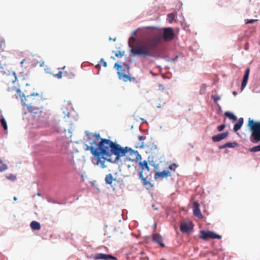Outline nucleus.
<instances>
[{"instance_id":"obj_1","label":"nucleus","mask_w":260,"mask_h":260,"mask_svg":"<svg viewBox=\"0 0 260 260\" xmlns=\"http://www.w3.org/2000/svg\"><path fill=\"white\" fill-rule=\"evenodd\" d=\"M91 146L86 145V150H90L95 157L96 165L100 164L102 168H105L106 161L114 164L122 165L127 161H138L141 159V155L138 151H135L128 147H122L120 144L109 139H102L95 148L92 145H96L95 141L92 140Z\"/></svg>"},{"instance_id":"obj_2","label":"nucleus","mask_w":260,"mask_h":260,"mask_svg":"<svg viewBox=\"0 0 260 260\" xmlns=\"http://www.w3.org/2000/svg\"><path fill=\"white\" fill-rule=\"evenodd\" d=\"M163 40L161 34L155 36L153 39L145 42L142 45L133 47L129 44L130 52L134 56H144L145 57H155L158 52L157 45Z\"/></svg>"},{"instance_id":"obj_3","label":"nucleus","mask_w":260,"mask_h":260,"mask_svg":"<svg viewBox=\"0 0 260 260\" xmlns=\"http://www.w3.org/2000/svg\"><path fill=\"white\" fill-rule=\"evenodd\" d=\"M26 100V99L24 94L22 93L21 98L22 106L24 108L26 107L28 111L30 113L31 116L34 119L38 120L40 117V114L42 112L41 108L36 106L32 103L30 104H26L25 103Z\"/></svg>"},{"instance_id":"obj_4","label":"nucleus","mask_w":260,"mask_h":260,"mask_svg":"<svg viewBox=\"0 0 260 260\" xmlns=\"http://www.w3.org/2000/svg\"><path fill=\"white\" fill-rule=\"evenodd\" d=\"M248 126L250 127V138L252 142L260 141V121L255 122L250 118L248 119Z\"/></svg>"},{"instance_id":"obj_5","label":"nucleus","mask_w":260,"mask_h":260,"mask_svg":"<svg viewBox=\"0 0 260 260\" xmlns=\"http://www.w3.org/2000/svg\"><path fill=\"white\" fill-rule=\"evenodd\" d=\"M200 238L205 240H208V239H220L221 238V236L218 235L212 231H206L202 230L201 231Z\"/></svg>"},{"instance_id":"obj_6","label":"nucleus","mask_w":260,"mask_h":260,"mask_svg":"<svg viewBox=\"0 0 260 260\" xmlns=\"http://www.w3.org/2000/svg\"><path fill=\"white\" fill-rule=\"evenodd\" d=\"M161 35L162 36L163 40L166 42L173 40L175 36L173 29L171 27L164 28L163 32Z\"/></svg>"},{"instance_id":"obj_7","label":"nucleus","mask_w":260,"mask_h":260,"mask_svg":"<svg viewBox=\"0 0 260 260\" xmlns=\"http://www.w3.org/2000/svg\"><path fill=\"white\" fill-rule=\"evenodd\" d=\"M94 260H116L117 258L111 254L97 253L92 255Z\"/></svg>"},{"instance_id":"obj_8","label":"nucleus","mask_w":260,"mask_h":260,"mask_svg":"<svg viewBox=\"0 0 260 260\" xmlns=\"http://www.w3.org/2000/svg\"><path fill=\"white\" fill-rule=\"evenodd\" d=\"M229 135V132H225L222 133L218 134L212 137V140L214 142H219L225 139Z\"/></svg>"},{"instance_id":"obj_9","label":"nucleus","mask_w":260,"mask_h":260,"mask_svg":"<svg viewBox=\"0 0 260 260\" xmlns=\"http://www.w3.org/2000/svg\"><path fill=\"white\" fill-rule=\"evenodd\" d=\"M193 226L191 223H183L180 225V231L182 233H189L193 229Z\"/></svg>"},{"instance_id":"obj_10","label":"nucleus","mask_w":260,"mask_h":260,"mask_svg":"<svg viewBox=\"0 0 260 260\" xmlns=\"http://www.w3.org/2000/svg\"><path fill=\"white\" fill-rule=\"evenodd\" d=\"M152 241L157 243L162 247H165V244L162 242V237L158 233L154 234L152 235Z\"/></svg>"},{"instance_id":"obj_11","label":"nucleus","mask_w":260,"mask_h":260,"mask_svg":"<svg viewBox=\"0 0 260 260\" xmlns=\"http://www.w3.org/2000/svg\"><path fill=\"white\" fill-rule=\"evenodd\" d=\"M193 214L197 217L202 218L203 217L200 209V205L197 202L193 203Z\"/></svg>"},{"instance_id":"obj_12","label":"nucleus","mask_w":260,"mask_h":260,"mask_svg":"<svg viewBox=\"0 0 260 260\" xmlns=\"http://www.w3.org/2000/svg\"><path fill=\"white\" fill-rule=\"evenodd\" d=\"M171 173L168 170H164L160 172H156L155 174V177L157 178V177H167L168 176H171Z\"/></svg>"},{"instance_id":"obj_13","label":"nucleus","mask_w":260,"mask_h":260,"mask_svg":"<svg viewBox=\"0 0 260 260\" xmlns=\"http://www.w3.org/2000/svg\"><path fill=\"white\" fill-rule=\"evenodd\" d=\"M244 119L241 117L238 119V122L234 125L233 129L236 132L239 131L243 124Z\"/></svg>"},{"instance_id":"obj_14","label":"nucleus","mask_w":260,"mask_h":260,"mask_svg":"<svg viewBox=\"0 0 260 260\" xmlns=\"http://www.w3.org/2000/svg\"><path fill=\"white\" fill-rule=\"evenodd\" d=\"M113 180H116V178H114L112 174H109L106 175L105 181L106 184H111Z\"/></svg>"},{"instance_id":"obj_15","label":"nucleus","mask_w":260,"mask_h":260,"mask_svg":"<svg viewBox=\"0 0 260 260\" xmlns=\"http://www.w3.org/2000/svg\"><path fill=\"white\" fill-rule=\"evenodd\" d=\"M30 226L34 230H39L41 229L40 223L36 221H31Z\"/></svg>"},{"instance_id":"obj_16","label":"nucleus","mask_w":260,"mask_h":260,"mask_svg":"<svg viewBox=\"0 0 260 260\" xmlns=\"http://www.w3.org/2000/svg\"><path fill=\"white\" fill-rule=\"evenodd\" d=\"M139 165L142 170V172H143V171H144L145 170L147 171H149L150 168L148 165V163H147V161L144 160L142 162H140Z\"/></svg>"},{"instance_id":"obj_17","label":"nucleus","mask_w":260,"mask_h":260,"mask_svg":"<svg viewBox=\"0 0 260 260\" xmlns=\"http://www.w3.org/2000/svg\"><path fill=\"white\" fill-rule=\"evenodd\" d=\"M224 115L232 120L236 121L237 120V117L232 112L226 111L224 113Z\"/></svg>"},{"instance_id":"obj_18","label":"nucleus","mask_w":260,"mask_h":260,"mask_svg":"<svg viewBox=\"0 0 260 260\" xmlns=\"http://www.w3.org/2000/svg\"><path fill=\"white\" fill-rule=\"evenodd\" d=\"M0 122H1V124L2 126L4 128V129L5 130H7L8 126H7V122L3 115H1Z\"/></svg>"},{"instance_id":"obj_19","label":"nucleus","mask_w":260,"mask_h":260,"mask_svg":"<svg viewBox=\"0 0 260 260\" xmlns=\"http://www.w3.org/2000/svg\"><path fill=\"white\" fill-rule=\"evenodd\" d=\"M117 74L119 76V79H122V77H123V81H127L128 80H130L131 79V77L128 75L126 74H122V73L120 72L119 71L117 72Z\"/></svg>"},{"instance_id":"obj_20","label":"nucleus","mask_w":260,"mask_h":260,"mask_svg":"<svg viewBox=\"0 0 260 260\" xmlns=\"http://www.w3.org/2000/svg\"><path fill=\"white\" fill-rule=\"evenodd\" d=\"M139 178L142 180H143V183L144 185H146L150 184V182L148 181H147L146 178L143 176V172H140L139 173Z\"/></svg>"},{"instance_id":"obj_21","label":"nucleus","mask_w":260,"mask_h":260,"mask_svg":"<svg viewBox=\"0 0 260 260\" xmlns=\"http://www.w3.org/2000/svg\"><path fill=\"white\" fill-rule=\"evenodd\" d=\"M8 169V166L6 164L4 163L3 160L0 159V172H3Z\"/></svg>"},{"instance_id":"obj_22","label":"nucleus","mask_w":260,"mask_h":260,"mask_svg":"<svg viewBox=\"0 0 260 260\" xmlns=\"http://www.w3.org/2000/svg\"><path fill=\"white\" fill-rule=\"evenodd\" d=\"M137 33V30L134 31L132 32V36L129 38V41H128V46H129V44H130L133 47H134L133 46V45L132 44H131L130 41H131V40H132L134 42H135L136 41V38L134 36L136 35Z\"/></svg>"},{"instance_id":"obj_23","label":"nucleus","mask_w":260,"mask_h":260,"mask_svg":"<svg viewBox=\"0 0 260 260\" xmlns=\"http://www.w3.org/2000/svg\"><path fill=\"white\" fill-rule=\"evenodd\" d=\"M226 147L228 148H235L237 147L238 145V144L236 142H228L225 143Z\"/></svg>"},{"instance_id":"obj_24","label":"nucleus","mask_w":260,"mask_h":260,"mask_svg":"<svg viewBox=\"0 0 260 260\" xmlns=\"http://www.w3.org/2000/svg\"><path fill=\"white\" fill-rule=\"evenodd\" d=\"M250 73V69L247 68L245 71V73L243 78V80L248 81Z\"/></svg>"},{"instance_id":"obj_25","label":"nucleus","mask_w":260,"mask_h":260,"mask_svg":"<svg viewBox=\"0 0 260 260\" xmlns=\"http://www.w3.org/2000/svg\"><path fill=\"white\" fill-rule=\"evenodd\" d=\"M250 151L251 152H256L260 151V144L250 148Z\"/></svg>"},{"instance_id":"obj_26","label":"nucleus","mask_w":260,"mask_h":260,"mask_svg":"<svg viewBox=\"0 0 260 260\" xmlns=\"http://www.w3.org/2000/svg\"><path fill=\"white\" fill-rule=\"evenodd\" d=\"M175 14H174L173 13H170L168 15V18L169 19V22L170 23H172L173 22V20L175 18Z\"/></svg>"},{"instance_id":"obj_27","label":"nucleus","mask_w":260,"mask_h":260,"mask_svg":"<svg viewBox=\"0 0 260 260\" xmlns=\"http://www.w3.org/2000/svg\"><path fill=\"white\" fill-rule=\"evenodd\" d=\"M6 177L7 178V179L11 181H14L16 179V176L13 174H9V175L7 176Z\"/></svg>"},{"instance_id":"obj_28","label":"nucleus","mask_w":260,"mask_h":260,"mask_svg":"<svg viewBox=\"0 0 260 260\" xmlns=\"http://www.w3.org/2000/svg\"><path fill=\"white\" fill-rule=\"evenodd\" d=\"M211 98L215 102H217L220 100V97L218 94L212 95Z\"/></svg>"},{"instance_id":"obj_29","label":"nucleus","mask_w":260,"mask_h":260,"mask_svg":"<svg viewBox=\"0 0 260 260\" xmlns=\"http://www.w3.org/2000/svg\"><path fill=\"white\" fill-rule=\"evenodd\" d=\"M247 81H248L242 80L241 86V91H242L246 87L247 83Z\"/></svg>"},{"instance_id":"obj_30","label":"nucleus","mask_w":260,"mask_h":260,"mask_svg":"<svg viewBox=\"0 0 260 260\" xmlns=\"http://www.w3.org/2000/svg\"><path fill=\"white\" fill-rule=\"evenodd\" d=\"M177 167L178 165H176V164H172L169 166V168L170 170L174 171L177 168Z\"/></svg>"},{"instance_id":"obj_31","label":"nucleus","mask_w":260,"mask_h":260,"mask_svg":"<svg viewBox=\"0 0 260 260\" xmlns=\"http://www.w3.org/2000/svg\"><path fill=\"white\" fill-rule=\"evenodd\" d=\"M178 58V56L176 55L174 58H170L167 59V61L168 62H175V61H176L177 60Z\"/></svg>"},{"instance_id":"obj_32","label":"nucleus","mask_w":260,"mask_h":260,"mask_svg":"<svg viewBox=\"0 0 260 260\" xmlns=\"http://www.w3.org/2000/svg\"><path fill=\"white\" fill-rule=\"evenodd\" d=\"M124 54V51H117L116 54H115V56L116 57H119V56H120V57H122L123 56Z\"/></svg>"},{"instance_id":"obj_33","label":"nucleus","mask_w":260,"mask_h":260,"mask_svg":"<svg viewBox=\"0 0 260 260\" xmlns=\"http://www.w3.org/2000/svg\"><path fill=\"white\" fill-rule=\"evenodd\" d=\"M225 127V125L224 124H221L217 127V129L218 132H221L224 129Z\"/></svg>"},{"instance_id":"obj_34","label":"nucleus","mask_w":260,"mask_h":260,"mask_svg":"<svg viewBox=\"0 0 260 260\" xmlns=\"http://www.w3.org/2000/svg\"><path fill=\"white\" fill-rule=\"evenodd\" d=\"M150 148L151 150H155L157 149V145L154 144L152 143L151 145H150Z\"/></svg>"},{"instance_id":"obj_35","label":"nucleus","mask_w":260,"mask_h":260,"mask_svg":"<svg viewBox=\"0 0 260 260\" xmlns=\"http://www.w3.org/2000/svg\"><path fill=\"white\" fill-rule=\"evenodd\" d=\"M257 19H247L246 20L245 23L248 24V23H253V22L257 21Z\"/></svg>"},{"instance_id":"obj_36","label":"nucleus","mask_w":260,"mask_h":260,"mask_svg":"<svg viewBox=\"0 0 260 260\" xmlns=\"http://www.w3.org/2000/svg\"><path fill=\"white\" fill-rule=\"evenodd\" d=\"M114 68H116L117 70H121L122 69V67L120 64L118 63H115L114 65Z\"/></svg>"},{"instance_id":"obj_37","label":"nucleus","mask_w":260,"mask_h":260,"mask_svg":"<svg viewBox=\"0 0 260 260\" xmlns=\"http://www.w3.org/2000/svg\"><path fill=\"white\" fill-rule=\"evenodd\" d=\"M63 113L64 114L65 116H67L68 117H70V113L67 109H66L64 110L63 111Z\"/></svg>"},{"instance_id":"obj_38","label":"nucleus","mask_w":260,"mask_h":260,"mask_svg":"<svg viewBox=\"0 0 260 260\" xmlns=\"http://www.w3.org/2000/svg\"><path fill=\"white\" fill-rule=\"evenodd\" d=\"M62 72H59L57 74H55V76L57 77L58 79H60L62 77Z\"/></svg>"},{"instance_id":"obj_39","label":"nucleus","mask_w":260,"mask_h":260,"mask_svg":"<svg viewBox=\"0 0 260 260\" xmlns=\"http://www.w3.org/2000/svg\"><path fill=\"white\" fill-rule=\"evenodd\" d=\"M100 62L103 63V66L104 67H106L107 66V62L104 60V59L103 58L101 59Z\"/></svg>"},{"instance_id":"obj_40","label":"nucleus","mask_w":260,"mask_h":260,"mask_svg":"<svg viewBox=\"0 0 260 260\" xmlns=\"http://www.w3.org/2000/svg\"><path fill=\"white\" fill-rule=\"evenodd\" d=\"M48 202H49V203H53V204H59L60 203H59L58 202H56V201H55L52 199H49L48 200Z\"/></svg>"},{"instance_id":"obj_41","label":"nucleus","mask_w":260,"mask_h":260,"mask_svg":"<svg viewBox=\"0 0 260 260\" xmlns=\"http://www.w3.org/2000/svg\"><path fill=\"white\" fill-rule=\"evenodd\" d=\"M249 43L248 42H247L245 45L244 49L245 50H248L249 49Z\"/></svg>"},{"instance_id":"obj_42","label":"nucleus","mask_w":260,"mask_h":260,"mask_svg":"<svg viewBox=\"0 0 260 260\" xmlns=\"http://www.w3.org/2000/svg\"><path fill=\"white\" fill-rule=\"evenodd\" d=\"M138 138H139V140L140 141H143L145 139V137H143V136H141V135H139L138 136Z\"/></svg>"},{"instance_id":"obj_43","label":"nucleus","mask_w":260,"mask_h":260,"mask_svg":"<svg viewBox=\"0 0 260 260\" xmlns=\"http://www.w3.org/2000/svg\"><path fill=\"white\" fill-rule=\"evenodd\" d=\"M95 137L96 138V139L98 140L99 139H102L100 137V135L99 134H96L94 135Z\"/></svg>"},{"instance_id":"obj_44","label":"nucleus","mask_w":260,"mask_h":260,"mask_svg":"<svg viewBox=\"0 0 260 260\" xmlns=\"http://www.w3.org/2000/svg\"><path fill=\"white\" fill-rule=\"evenodd\" d=\"M226 148L225 144H224V145H220V146H219V148L220 149H224V148Z\"/></svg>"},{"instance_id":"obj_45","label":"nucleus","mask_w":260,"mask_h":260,"mask_svg":"<svg viewBox=\"0 0 260 260\" xmlns=\"http://www.w3.org/2000/svg\"><path fill=\"white\" fill-rule=\"evenodd\" d=\"M38 95L39 94L38 93H31L30 95H27V97L28 98L30 96H33V95Z\"/></svg>"},{"instance_id":"obj_46","label":"nucleus","mask_w":260,"mask_h":260,"mask_svg":"<svg viewBox=\"0 0 260 260\" xmlns=\"http://www.w3.org/2000/svg\"><path fill=\"white\" fill-rule=\"evenodd\" d=\"M152 207L155 210H157L158 209V207H157L154 204L152 205Z\"/></svg>"},{"instance_id":"obj_47","label":"nucleus","mask_w":260,"mask_h":260,"mask_svg":"<svg viewBox=\"0 0 260 260\" xmlns=\"http://www.w3.org/2000/svg\"><path fill=\"white\" fill-rule=\"evenodd\" d=\"M13 75H14V77H15V80H14V81H13V82H14L16 80L17 77H16V73H15V72H14V73H13Z\"/></svg>"},{"instance_id":"obj_48","label":"nucleus","mask_w":260,"mask_h":260,"mask_svg":"<svg viewBox=\"0 0 260 260\" xmlns=\"http://www.w3.org/2000/svg\"><path fill=\"white\" fill-rule=\"evenodd\" d=\"M233 94L235 96H236L237 94V92L235 91L233 92Z\"/></svg>"},{"instance_id":"obj_49","label":"nucleus","mask_w":260,"mask_h":260,"mask_svg":"<svg viewBox=\"0 0 260 260\" xmlns=\"http://www.w3.org/2000/svg\"><path fill=\"white\" fill-rule=\"evenodd\" d=\"M25 59H23L20 62V64L22 66V64L24 63V62L25 61Z\"/></svg>"},{"instance_id":"obj_50","label":"nucleus","mask_w":260,"mask_h":260,"mask_svg":"<svg viewBox=\"0 0 260 260\" xmlns=\"http://www.w3.org/2000/svg\"><path fill=\"white\" fill-rule=\"evenodd\" d=\"M68 132L70 134H71L72 133V129H68Z\"/></svg>"},{"instance_id":"obj_51","label":"nucleus","mask_w":260,"mask_h":260,"mask_svg":"<svg viewBox=\"0 0 260 260\" xmlns=\"http://www.w3.org/2000/svg\"><path fill=\"white\" fill-rule=\"evenodd\" d=\"M37 195L39 197H40L41 196V193L40 192H37Z\"/></svg>"},{"instance_id":"obj_52","label":"nucleus","mask_w":260,"mask_h":260,"mask_svg":"<svg viewBox=\"0 0 260 260\" xmlns=\"http://www.w3.org/2000/svg\"><path fill=\"white\" fill-rule=\"evenodd\" d=\"M157 108H161V105L160 104H159L157 106Z\"/></svg>"},{"instance_id":"obj_53","label":"nucleus","mask_w":260,"mask_h":260,"mask_svg":"<svg viewBox=\"0 0 260 260\" xmlns=\"http://www.w3.org/2000/svg\"><path fill=\"white\" fill-rule=\"evenodd\" d=\"M140 147H143V142H142V143H141V145H140Z\"/></svg>"},{"instance_id":"obj_54","label":"nucleus","mask_w":260,"mask_h":260,"mask_svg":"<svg viewBox=\"0 0 260 260\" xmlns=\"http://www.w3.org/2000/svg\"><path fill=\"white\" fill-rule=\"evenodd\" d=\"M13 199H14V201H17V198L16 197H14L13 198Z\"/></svg>"},{"instance_id":"obj_55","label":"nucleus","mask_w":260,"mask_h":260,"mask_svg":"<svg viewBox=\"0 0 260 260\" xmlns=\"http://www.w3.org/2000/svg\"><path fill=\"white\" fill-rule=\"evenodd\" d=\"M140 254L141 255H143L144 254V252L143 251H142L141 253H140Z\"/></svg>"},{"instance_id":"obj_56","label":"nucleus","mask_w":260,"mask_h":260,"mask_svg":"<svg viewBox=\"0 0 260 260\" xmlns=\"http://www.w3.org/2000/svg\"><path fill=\"white\" fill-rule=\"evenodd\" d=\"M124 65H125V66H126V67L127 68V69H128L129 66H128V64H124Z\"/></svg>"},{"instance_id":"obj_57","label":"nucleus","mask_w":260,"mask_h":260,"mask_svg":"<svg viewBox=\"0 0 260 260\" xmlns=\"http://www.w3.org/2000/svg\"><path fill=\"white\" fill-rule=\"evenodd\" d=\"M141 120H143V121L146 122V120H144L143 118H141Z\"/></svg>"},{"instance_id":"obj_58","label":"nucleus","mask_w":260,"mask_h":260,"mask_svg":"<svg viewBox=\"0 0 260 260\" xmlns=\"http://www.w3.org/2000/svg\"><path fill=\"white\" fill-rule=\"evenodd\" d=\"M17 92H20H20H21V91H20V89H18V90H17Z\"/></svg>"},{"instance_id":"obj_59","label":"nucleus","mask_w":260,"mask_h":260,"mask_svg":"<svg viewBox=\"0 0 260 260\" xmlns=\"http://www.w3.org/2000/svg\"><path fill=\"white\" fill-rule=\"evenodd\" d=\"M43 65V63H41V64H40V66L42 67Z\"/></svg>"},{"instance_id":"obj_60","label":"nucleus","mask_w":260,"mask_h":260,"mask_svg":"<svg viewBox=\"0 0 260 260\" xmlns=\"http://www.w3.org/2000/svg\"><path fill=\"white\" fill-rule=\"evenodd\" d=\"M43 65V63H41V64H40V66L42 67Z\"/></svg>"},{"instance_id":"obj_61","label":"nucleus","mask_w":260,"mask_h":260,"mask_svg":"<svg viewBox=\"0 0 260 260\" xmlns=\"http://www.w3.org/2000/svg\"><path fill=\"white\" fill-rule=\"evenodd\" d=\"M160 260H165V259H160Z\"/></svg>"}]
</instances>
